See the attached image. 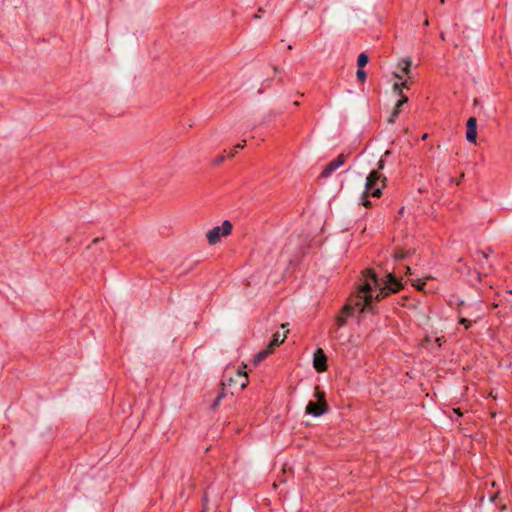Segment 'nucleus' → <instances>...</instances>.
<instances>
[{
	"label": "nucleus",
	"instance_id": "5",
	"mask_svg": "<svg viewBox=\"0 0 512 512\" xmlns=\"http://www.w3.org/2000/svg\"><path fill=\"white\" fill-rule=\"evenodd\" d=\"M328 410V403L309 401L308 404L306 405L305 413L308 415H312L314 417H320L323 414L327 413Z\"/></svg>",
	"mask_w": 512,
	"mask_h": 512
},
{
	"label": "nucleus",
	"instance_id": "26",
	"mask_svg": "<svg viewBox=\"0 0 512 512\" xmlns=\"http://www.w3.org/2000/svg\"><path fill=\"white\" fill-rule=\"evenodd\" d=\"M207 501H208L207 495H204V497H203L204 507L201 512H208V509L206 507Z\"/></svg>",
	"mask_w": 512,
	"mask_h": 512
},
{
	"label": "nucleus",
	"instance_id": "12",
	"mask_svg": "<svg viewBox=\"0 0 512 512\" xmlns=\"http://www.w3.org/2000/svg\"><path fill=\"white\" fill-rule=\"evenodd\" d=\"M411 252H412L411 250H405L404 248L398 247L394 250L393 255L396 260H403V259L407 258Z\"/></svg>",
	"mask_w": 512,
	"mask_h": 512
},
{
	"label": "nucleus",
	"instance_id": "38",
	"mask_svg": "<svg viewBox=\"0 0 512 512\" xmlns=\"http://www.w3.org/2000/svg\"><path fill=\"white\" fill-rule=\"evenodd\" d=\"M440 3H441V4H444V3H445V0H441V1H440Z\"/></svg>",
	"mask_w": 512,
	"mask_h": 512
},
{
	"label": "nucleus",
	"instance_id": "1",
	"mask_svg": "<svg viewBox=\"0 0 512 512\" xmlns=\"http://www.w3.org/2000/svg\"><path fill=\"white\" fill-rule=\"evenodd\" d=\"M363 274L366 282L361 285L355 295L349 298L348 303L341 310L347 318L352 316L356 309L360 312L375 313L374 301L380 302L403 288L401 280L394 273H387L385 280L380 279L372 269H366Z\"/></svg>",
	"mask_w": 512,
	"mask_h": 512
},
{
	"label": "nucleus",
	"instance_id": "20",
	"mask_svg": "<svg viewBox=\"0 0 512 512\" xmlns=\"http://www.w3.org/2000/svg\"><path fill=\"white\" fill-rule=\"evenodd\" d=\"M356 77L360 82H364L367 78V73L363 70V68H358Z\"/></svg>",
	"mask_w": 512,
	"mask_h": 512
},
{
	"label": "nucleus",
	"instance_id": "19",
	"mask_svg": "<svg viewBox=\"0 0 512 512\" xmlns=\"http://www.w3.org/2000/svg\"><path fill=\"white\" fill-rule=\"evenodd\" d=\"M402 71L405 73V74H409L410 72V67H411V60L410 59H403L402 60Z\"/></svg>",
	"mask_w": 512,
	"mask_h": 512
},
{
	"label": "nucleus",
	"instance_id": "7",
	"mask_svg": "<svg viewBox=\"0 0 512 512\" xmlns=\"http://www.w3.org/2000/svg\"><path fill=\"white\" fill-rule=\"evenodd\" d=\"M477 138V119L470 117L466 123V139L471 143H475Z\"/></svg>",
	"mask_w": 512,
	"mask_h": 512
},
{
	"label": "nucleus",
	"instance_id": "30",
	"mask_svg": "<svg viewBox=\"0 0 512 512\" xmlns=\"http://www.w3.org/2000/svg\"><path fill=\"white\" fill-rule=\"evenodd\" d=\"M430 342H431V339H430L429 337H426V338L424 339V343H430Z\"/></svg>",
	"mask_w": 512,
	"mask_h": 512
},
{
	"label": "nucleus",
	"instance_id": "36",
	"mask_svg": "<svg viewBox=\"0 0 512 512\" xmlns=\"http://www.w3.org/2000/svg\"><path fill=\"white\" fill-rule=\"evenodd\" d=\"M440 36H441V38H442V39H444V38H445L444 33H441V35H440Z\"/></svg>",
	"mask_w": 512,
	"mask_h": 512
},
{
	"label": "nucleus",
	"instance_id": "33",
	"mask_svg": "<svg viewBox=\"0 0 512 512\" xmlns=\"http://www.w3.org/2000/svg\"><path fill=\"white\" fill-rule=\"evenodd\" d=\"M258 12H259V14H262L263 9H262V8H260V9L258 10Z\"/></svg>",
	"mask_w": 512,
	"mask_h": 512
},
{
	"label": "nucleus",
	"instance_id": "4",
	"mask_svg": "<svg viewBox=\"0 0 512 512\" xmlns=\"http://www.w3.org/2000/svg\"><path fill=\"white\" fill-rule=\"evenodd\" d=\"M347 154H344V153H341L337 156V158H335L334 160H332L331 162H329L325 168L322 170L320 176L322 178H327L329 176H331V174L336 171L340 166H342L346 159H347Z\"/></svg>",
	"mask_w": 512,
	"mask_h": 512
},
{
	"label": "nucleus",
	"instance_id": "37",
	"mask_svg": "<svg viewBox=\"0 0 512 512\" xmlns=\"http://www.w3.org/2000/svg\"><path fill=\"white\" fill-rule=\"evenodd\" d=\"M506 293L512 294V290H507Z\"/></svg>",
	"mask_w": 512,
	"mask_h": 512
},
{
	"label": "nucleus",
	"instance_id": "10",
	"mask_svg": "<svg viewBox=\"0 0 512 512\" xmlns=\"http://www.w3.org/2000/svg\"><path fill=\"white\" fill-rule=\"evenodd\" d=\"M457 313H458V316H459V319H458V323L460 325H463L465 327L466 330H468L469 328H471L472 326V321L469 320L467 317H465L463 314H464V311L462 309H458L457 310Z\"/></svg>",
	"mask_w": 512,
	"mask_h": 512
},
{
	"label": "nucleus",
	"instance_id": "6",
	"mask_svg": "<svg viewBox=\"0 0 512 512\" xmlns=\"http://www.w3.org/2000/svg\"><path fill=\"white\" fill-rule=\"evenodd\" d=\"M313 366L319 373L325 372L327 370V356L322 348H317L314 352Z\"/></svg>",
	"mask_w": 512,
	"mask_h": 512
},
{
	"label": "nucleus",
	"instance_id": "27",
	"mask_svg": "<svg viewBox=\"0 0 512 512\" xmlns=\"http://www.w3.org/2000/svg\"><path fill=\"white\" fill-rule=\"evenodd\" d=\"M442 339H443V337H441V338H440V337H437V338L435 339V342L437 343L438 347H441V341H442Z\"/></svg>",
	"mask_w": 512,
	"mask_h": 512
},
{
	"label": "nucleus",
	"instance_id": "16",
	"mask_svg": "<svg viewBox=\"0 0 512 512\" xmlns=\"http://www.w3.org/2000/svg\"><path fill=\"white\" fill-rule=\"evenodd\" d=\"M368 62H369V57L365 52H362L358 55V58H357L358 68H364Z\"/></svg>",
	"mask_w": 512,
	"mask_h": 512
},
{
	"label": "nucleus",
	"instance_id": "18",
	"mask_svg": "<svg viewBox=\"0 0 512 512\" xmlns=\"http://www.w3.org/2000/svg\"><path fill=\"white\" fill-rule=\"evenodd\" d=\"M346 323L347 317L340 312L339 315L336 317V324L338 325V327H343L344 325H346Z\"/></svg>",
	"mask_w": 512,
	"mask_h": 512
},
{
	"label": "nucleus",
	"instance_id": "32",
	"mask_svg": "<svg viewBox=\"0 0 512 512\" xmlns=\"http://www.w3.org/2000/svg\"><path fill=\"white\" fill-rule=\"evenodd\" d=\"M389 154H390V151H389V150H387V151L384 153V156H387V155H389Z\"/></svg>",
	"mask_w": 512,
	"mask_h": 512
},
{
	"label": "nucleus",
	"instance_id": "23",
	"mask_svg": "<svg viewBox=\"0 0 512 512\" xmlns=\"http://www.w3.org/2000/svg\"><path fill=\"white\" fill-rule=\"evenodd\" d=\"M245 143H246V141L243 140L242 143L237 144L234 147L233 151L230 153L229 157H233L237 153L238 149H242L245 146Z\"/></svg>",
	"mask_w": 512,
	"mask_h": 512
},
{
	"label": "nucleus",
	"instance_id": "13",
	"mask_svg": "<svg viewBox=\"0 0 512 512\" xmlns=\"http://www.w3.org/2000/svg\"><path fill=\"white\" fill-rule=\"evenodd\" d=\"M226 396L224 384H222L221 390L218 392L216 398L211 404V409L215 410L220 405L221 400Z\"/></svg>",
	"mask_w": 512,
	"mask_h": 512
},
{
	"label": "nucleus",
	"instance_id": "29",
	"mask_svg": "<svg viewBox=\"0 0 512 512\" xmlns=\"http://www.w3.org/2000/svg\"><path fill=\"white\" fill-rule=\"evenodd\" d=\"M481 277H482L481 273H480V272H477V280H478L479 282L481 281Z\"/></svg>",
	"mask_w": 512,
	"mask_h": 512
},
{
	"label": "nucleus",
	"instance_id": "11",
	"mask_svg": "<svg viewBox=\"0 0 512 512\" xmlns=\"http://www.w3.org/2000/svg\"><path fill=\"white\" fill-rule=\"evenodd\" d=\"M273 351L267 347V349H264V350H261L260 352H258L255 357H254V365H258L261 361H263L270 353H272Z\"/></svg>",
	"mask_w": 512,
	"mask_h": 512
},
{
	"label": "nucleus",
	"instance_id": "28",
	"mask_svg": "<svg viewBox=\"0 0 512 512\" xmlns=\"http://www.w3.org/2000/svg\"><path fill=\"white\" fill-rule=\"evenodd\" d=\"M405 269L407 274H411V268L409 266H406Z\"/></svg>",
	"mask_w": 512,
	"mask_h": 512
},
{
	"label": "nucleus",
	"instance_id": "3",
	"mask_svg": "<svg viewBox=\"0 0 512 512\" xmlns=\"http://www.w3.org/2000/svg\"><path fill=\"white\" fill-rule=\"evenodd\" d=\"M233 226L229 220H224L221 226H216L210 229L207 234V240L210 245L218 243L222 236L231 234Z\"/></svg>",
	"mask_w": 512,
	"mask_h": 512
},
{
	"label": "nucleus",
	"instance_id": "8",
	"mask_svg": "<svg viewBox=\"0 0 512 512\" xmlns=\"http://www.w3.org/2000/svg\"><path fill=\"white\" fill-rule=\"evenodd\" d=\"M404 87H407L406 82L395 83L394 84V90L396 92H398V94L400 95V99L397 101V103L395 104L394 108L397 109L400 112H401L402 106L408 102V97L406 95H404L403 92H402V89Z\"/></svg>",
	"mask_w": 512,
	"mask_h": 512
},
{
	"label": "nucleus",
	"instance_id": "24",
	"mask_svg": "<svg viewBox=\"0 0 512 512\" xmlns=\"http://www.w3.org/2000/svg\"><path fill=\"white\" fill-rule=\"evenodd\" d=\"M225 157L224 155H218L214 160H213V164L214 165H219L221 164L223 161H224Z\"/></svg>",
	"mask_w": 512,
	"mask_h": 512
},
{
	"label": "nucleus",
	"instance_id": "2",
	"mask_svg": "<svg viewBox=\"0 0 512 512\" xmlns=\"http://www.w3.org/2000/svg\"><path fill=\"white\" fill-rule=\"evenodd\" d=\"M386 177L378 170H372L366 178L365 189L362 193V205L369 208L372 203L367 198L369 196L379 198L382 195V189L386 186Z\"/></svg>",
	"mask_w": 512,
	"mask_h": 512
},
{
	"label": "nucleus",
	"instance_id": "17",
	"mask_svg": "<svg viewBox=\"0 0 512 512\" xmlns=\"http://www.w3.org/2000/svg\"><path fill=\"white\" fill-rule=\"evenodd\" d=\"M430 279V277H426L425 279H416L412 280V285L419 291L424 290V286L426 285V280Z\"/></svg>",
	"mask_w": 512,
	"mask_h": 512
},
{
	"label": "nucleus",
	"instance_id": "34",
	"mask_svg": "<svg viewBox=\"0 0 512 512\" xmlns=\"http://www.w3.org/2000/svg\"><path fill=\"white\" fill-rule=\"evenodd\" d=\"M258 12H259V14H262L263 9H262V8H260V9L258 10Z\"/></svg>",
	"mask_w": 512,
	"mask_h": 512
},
{
	"label": "nucleus",
	"instance_id": "25",
	"mask_svg": "<svg viewBox=\"0 0 512 512\" xmlns=\"http://www.w3.org/2000/svg\"><path fill=\"white\" fill-rule=\"evenodd\" d=\"M384 166H385V160H384L383 158H381V159L378 161V163H377V167H378V169H377V170L379 171V170L384 169Z\"/></svg>",
	"mask_w": 512,
	"mask_h": 512
},
{
	"label": "nucleus",
	"instance_id": "14",
	"mask_svg": "<svg viewBox=\"0 0 512 512\" xmlns=\"http://www.w3.org/2000/svg\"><path fill=\"white\" fill-rule=\"evenodd\" d=\"M314 397L317 399L316 402L327 403V401H326V394H325V392L323 390L320 389L319 386L315 387Z\"/></svg>",
	"mask_w": 512,
	"mask_h": 512
},
{
	"label": "nucleus",
	"instance_id": "15",
	"mask_svg": "<svg viewBox=\"0 0 512 512\" xmlns=\"http://www.w3.org/2000/svg\"><path fill=\"white\" fill-rule=\"evenodd\" d=\"M237 377L240 378V388L241 389H244L246 388V386L248 385V376H247V373L243 370H238L237 371Z\"/></svg>",
	"mask_w": 512,
	"mask_h": 512
},
{
	"label": "nucleus",
	"instance_id": "22",
	"mask_svg": "<svg viewBox=\"0 0 512 512\" xmlns=\"http://www.w3.org/2000/svg\"><path fill=\"white\" fill-rule=\"evenodd\" d=\"M492 252H493V250L491 248H488L487 251H482V250H479V249L475 251V253L477 255H480L484 259H488L489 254L492 253Z\"/></svg>",
	"mask_w": 512,
	"mask_h": 512
},
{
	"label": "nucleus",
	"instance_id": "31",
	"mask_svg": "<svg viewBox=\"0 0 512 512\" xmlns=\"http://www.w3.org/2000/svg\"><path fill=\"white\" fill-rule=\"evenodd\" d=\"M99 241H100V239H99V238H95V239L93 240V243L95 244V243H98Z\"/></svg>",
	"mask_w": 512,
	"mask_h": 512
},
{
	"label": "nucleus",
	"instance_id": "9",
	"mask_svg": "<svg viewBox=\"0 0 512 512\" xmlns=\"http://www.w3.org/2000/svg\"><path fill=\"white\" fill-rule=\"evenodd\" d=\"M285 338H286L285 334H280V332L274 333L272 336V340L268 344V348H270L272 351H274V349L276 347H278L281 343L284 342Z\"/></svg>",
	"mask_w": 512,
	"mask_h": 512
},
{
	"label": "nucleus",
	"instance_id": "35",
	"mask_svg": "<svg viewBox=\"0 0 512 512\" xmlns=\"http://www.w3.org/2000/svg\"><path fill=\"white\" fill-rule=\"evenodd\" d=\"M463 177H464V173L461 174V176L459 177V180H462Z\"/></svg>",
	"mask_w": 512,
	"mask_h": 512
},
{
	"label": "nucleus",
	"instance_id": "21",
	"mask_svg": "<svg viewBox=\"0 0 512 512\" xmlns=\"http://www.w3.org/2000/svg\"><path fill=\"white\" fill-rule=\"evenodd\" d=\"M400 114V111H398L397 109L394 108V110L392 111L390 117L388 118V123L390 124H394L397 117L399 116Z\"/></svg>",
	"mask_w": 512,
	"mask_h": 512
}]
</instances>
